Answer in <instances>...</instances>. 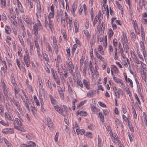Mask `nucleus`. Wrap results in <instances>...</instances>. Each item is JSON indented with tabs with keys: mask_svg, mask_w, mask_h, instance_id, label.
I'll list each match as a JSON object with an SVG mask.
<instances>
[{
	"mask_svg": "<svg viewBox=\"0 0 147 147\" xmlns=\"http://www.w3.org/2000/svg\"><path fill=\"white\" fill-rule=\"evenodd\" d=\"M34 100L36 103V105L38 106H40V103L38 100L37 98L35 95L34 96Z\"/></svg>",
	"mask_w": 147,
	"mask_h": 147,
	"instance_id": "39",
	"label": "nucleus"
},
{
	"mask_svg": "<svg viewBox=\"0 0 147 147\" xmlns=\"http://www.w3.org/2000/svg\"><path fill=\"white\" fill-rule=\"evenodd\" d=\"M78 84L82 88H83L84 87L83 85L82 82L81 81H79L77 82Z\"/></svg>",
	"mask_w": 147,
	"mask_h": 147,
	"instance_id": "64",
	"label": "nucleus"
},
{
	"mask_svg": "<svg viewBox=\"0 0 147 147\" xmlns=\"http://www.w3.org/2000/svg\"><path fill=\"white\" fill-rule=\"evenodd\" d=\"M134 61L136 63L138 64H140V62L138 59L137 57L134 54V57H133Z\"/></svg>",
	"mask_w": 147,
	"mask_h": 147,
	"instance_id": "33",
	"label": "nucleus"
},
{
	"mask_svg": "<svg viewBox=\"0 0 147 147\" xmlns=\"http://www.w3.org/2000/svg\"><path fill=\"white\" fill-rule=\"evenodd\" d=\"M137 53L138 55V56L140 58L141 60L144 61V59L143 58L142 55L140 54V52L139 51V48L137 49Z\"/></svg>",
	"mask_w": 147,
	"mask_h": 147,
	"instance_id": "23",
	"label": "nucleus"
},
{
	"mask_svg": "<svg viewBox=\"0 0 147 147\" xmlns=\"http://www.w3.org/2000/svg\"><path fill=\"white\" fill-rule=\"evenodd\" d=\"M28 145L31 147H34L36 146L35 143L32 141H30L28 143Z\"/></svg>",
	"mask_w": 147,
	"mask_h": 147,
	"instance_id": "50",
	"label": "nucleus"
},
{
	"mask_svg": "<svg viewBox=\"0 0 147 147\" xmlns=\"http://www.w3.org/2000/svg\"><path fill=\"white\" fill-rule=\"evenodd\" d=\"M11 82L14 86H17V84L16 83V82L15 81V78L11 79Z\"/></svg>",
	"mask_w": 147,
	"mask_h": 147,
	"instance_id": "47",
	"label": "nucleus"
},
{
	"mask_svg": "<svg viewBox=\"0 0 147 147\" xmlns=\"http://www.w3.org/2000/svg\"><path fill=\"white\" fill-rule=\"evenodd\" d=\"M140 45L141 48H142V49H145V46L143 42H142V41H140Z\"/></svg>",
	"mask_w": 147,
	"mask_h": 147,
	"instance_id": "57",
	"label": "nucleus"
},
{
	"mask_svg": "<svg viewBox=\"0 0 147 147\" xmlns=\"http://www.w3.org/2000/svg\"><path fill=\"white\" fill-rule=\"evenodd\" d=\"M24 63L27 67L30 66L31 61L29 55H24Z\"/></svg>",
	"mask_w": 147,
	"mask_h": 147,
	"instance_id": "2",
	"label": "nucleus"
},
{
	"mask_svg": "<svg viewBox=\"0 0 147 147\" xmlns=\"http://www.w3.org/2000/svg\"><path fill=\"white\" fill-rule=\"evenodd\" d=\"M96 90H92L89 91L87 94L86 96L88 98H91L93 97L95 94Z\"/></svg>",
	"mask_w": 147,
	"mask_h": 147,
	"instance_id": "5",
	"label": "nucleus"
},
{
	"mask_svg": "<svg viewBox=\"0 0 147 147\" xmlns=\"http://www.w3.org/2000/svg\"><path fill=\"white\" fill-rule=\"evenodd\" d=\"M33 44L30 43V53H32L33 51Z\"/></svg>",
	"mask_w": 147,
	"mask_h": 147,
	"instance_id": "55",
	"label": "nucleus"
},
{
	"mask_svg": "<svg viewBox=\"0 0 147 147\" xmlns=\"http://www.w3.org/2000/svg\"><path fill=\"white\" fill-rule=\"evenodd\" d=\"M76 132L78 135L81 134V135L83 134L85 132V130L84 129H80L76 131Z\"/></svg>",
	"mask_w": 147,
	"mask_h": 147,
	"instance_id": "31",
	"label": "nucleus"
},
{
	"mask_svg": "<svg viewBox=\"0 0 147 147\" xmlns=\"http://www.w3.org/2000/svg\"><path fill=\"white\" fill-rule=\"evenodd\" d=\"M47 50L48 51H49L52 52V49L50 46L49 43H47Z\"/></svg>",
	"mask_w": 147,
	"mask_h": 147,
	"instance_id": "59",
	"label": "nucleus"
},
{
	"mask_svg": "<svg viewBox=\"0 0 147 147\" xmlns=\"http://www.w3.org/2000/svg\"><path fill=\"white\" fill-rule=\"evenodd\" d=\"M135 81L137 84L138 91L139 93H140L141 92L140 84L139 83L137 79H135Z\"/></svg>",
	"mask_w": 147,
	"mask_h": 147,
	"instance_id": "15",
	"label": "nucleus"
},
{
	"mask_svg": "<svg viewBox=\"0 0 147 147\" xmlns=\"http://www.w3.org/2000/svg\"><path fill=\"white\" fill-rule=\"evenodd\" d=\"M14 90L15 92V95L16 97L17 94H18V92L19 91V88L17 86H14Z\"/></svg>",
	"mask_w": 147,
	"mask_h": 147,
	"instance_id": "21",
	"label": "nucleus"
},
{
	"mask_svg": "<svg viewBox=\"0 0 147 147\" xmlns=\"http://www.w3.org/2000/svg\"><path fill=\"white\" fill-rule=\"evenodd\" d=\"M53 124L52 121L50 120L48 121L47 125L48 127L49 128L50 130L51 131H53Z\"/></svg>",
	"mask_w": 147,
	"mask_h": 147,
	"instance_id": "10",
	"label": "nucleus"
},
{
	"mask_svg": "<svg viewBox=\"0 0 147 147\" xmlns=\"http://www.w3.org/2000/svg\"><path fill=\"white\" fill-rule=\"evenodd\" d=\"M111 68L115 71L117 72L118 71V69L115 66L112 65Z\"/></svg>",
	"mask_w": 147,
	"mask_h": 147,
	"instance_id": "58",
	"label": "nucleus"
},
{
	"mask_svg": "<svg viewBox=\"0 0 147 147\" xmlns=\"http://www.w3.org/2000/svg\"><path fill=\"white\" fill-rule=\"evenodd\" d=\"M5 32L7 34H9L11 32V30L10 27L8 26H5Z\"/></svg>",
	"mask_w": 147,
	"mask_h": 147,
	"instance_id": "16",
	"label": "nucleus"
},
{
	"mask_svg": "<svg viewBox=\"0 0 147 147\" xmlns=\"http://www.w3.org/2000/svg\"><path fill=\"white\" fill-rule=\"evenodd\" d=\"M105 42L104 44V46L105 48H106L107 46V36L106 35L105 36Z\"/></svg>",
	"mask_w": 147,
	"mask_h": 147,
	"instance_id": "46",
	"label": "nucleus"
},
{
	"mask_svg": "<svg viewBox=\"0 0 147 147\" xmlns=\"http://www.w3.org/2000/svg\"><path fill=\"white\" fill-rule=\"evenodd\" d=\"M78 1L77 0H75L74 3H73L72 6V9L74 10H76L77 8V5L78 4Z\"/></svg>",
	"mask_w": 147,
	"mask_h": 147,
	"instance_id": "17",
	"label": "nucleus"
},
{
	"mask_svg": "<svg viewBox=\"0 0 147 147\" xmlns=\"http://www.w3.org/2000/svg\"><path fill=\"white\" fill-rule=\"evenodd\" d=\"M20 25L21 26L22 29V30H25V29L24 28V25L23 23L22 20H20V22H19Z\"/></svg>",
	"mask_w": 147,
	"mask_h": 147,
	"instance_id": "30",
	"label": "nucleus"
},
{
	"mask_svg": "<svg viewBox=\"0 0 147 147\" xmlns=\"http://www.w3.org/2000/svg\"><path fill=\"white\" fill-rule=\"evenodd\" d=\"M83 83L84 86L88 90L90 89V84L88 80L84 79L83 80Z\"/></svg>",
	"mask_w": 147,
	"mask_h": 147,
	"instance_id": "8",
	"label": "nucleus"
},
{
	"mask_svg": "<svg viewBox=\"0 0 147 147\" xmlns=\"http://www.w3.org/2000/svg\"><path fill=\"white\" fill-rule=\"evenodd\" d=\"M4 141H5L6 144L7 145L8 147H11V144L9 143V142L7 140V139H5V140H4Z\"/></svg>",
	"mask_w": 147,
	"mask_h": 147,
	"instance_id": "52",
	"label": "nucleus"
},
{
	"mask_svg": "<svg viewBox=\"0 0 147 147\" xmlns=\"http://www.w3.org/2000/svg\"><path fill=\"white\" fill-rule=\"evenodd\" d=\"M85 136L87 137L90 138H92V134L90 132H87L85 134Z\"/></svg>",
	"mask_w": 147,
	"mask_h": 147,
	"instance_id": "20",
	"label": "nucleus"
},
{
	"mask_svg": "<svg viewBox=\"0 0 147 147\" xmlns=\"http://www.w3.org/2000/svg\"><path fill=\"white\" fill-rule=\"evenodd\" d=\"M18 6L21 12L23 13L24 12V10L21 3L18 4Z\"/></svg>",
	"mask_w": 147,
	"mask_h": 147,
	"instance_id": "32",
	"label": "nucleus"
},
{
	"mask_svg": "<svg viewBox=\"0 0 147 147\" xmlns=\"http://www.w3.org/2000/svg\"><path fill=\"white\" fill-rule=\"evenodd\" d=\"M0 123L2 125L5 126H9V123H6L3 120H1L0 121Z\"/></svg>",
	"mask_w": 147,
	"mask_h": 147,
	"instance_id": "37",
	"label": "nucleus"
},
{
	"mask_svg": "<svg viewBox=\"0 0 147 147\" xmlns=\"http://www.w3.org/2000/svg\"><path fill=\"white\" fill-rule=\"evenodd\" d=\"M6 3L5 0H1V7L2 8H4L6 7Z\"/></svg>",
	"mask_w": 147,
	"mask_h": 147,
	"instance_id": "27",
	"label": "nucleus"
},
{
	"mask_svg": "<svg viewBox=\"0 0 147 147\" xmlns=\"http://www.w3.org/2000/svg\"><path fill=\"white\" fill-rule=\"evenodd\" d=\"M114 32L113 30L110 29H109V36L110 37H111L113 35Z\"/></svg>",
	"mask_w": 147,
	"mask_h": 147,
	"instance_id": "44",
	"label": "nucleus"
},
{
	"mask_svg": "<svg viewBox=\"0 0 147 147\" xmlns=\"http://www.w3.org/2000/svg\"><path fill=\"white\" fill-rule=\"evenodd\" d=\"M131 123L130 121H128V125L129 127L130 130L132 132L134 131V129L133 127L131 126Z\"/></svg>",
	"mask_w": 147,
	"mask_h": 147,
	"instance_id": "28",
	"label": "nucleus"
},
{
	"mask_svg": "<svg viewBox=\"0 0 147 147\" xmlns=\"http://www.w3.org/2000/svg\"><path fill=\"white\" fill-rule=\"evenodd\" d=\"M80 115L82 116L85 117L87 116V113L85 111H80Z\"/></svg>",
	"mask_w": 147,
	"mask_h": 147,
	"instance_id": "42",
	"label": "nucleus"
},
{
	"mask_svg": "<svg viewBox=\"0 0 147 147\" xmlns=\"http://www.w3.org/2000/svg\"><path fill=\"white\" fill-rule=\"evenodd\" d=\"M102 49L103 48L102 46L100 45H99L98 46V51L101 55H104V51L102 50Z\"/></svg>",
	"mask_w": 147,
	"mask_h": 147,
	"instance_id": "14",
	"label": "nucleus"
},
{
	"mask_svg": "<svg viewBox=\"0 0 147 147\" xmlns=\"http://www.w3.org/2000/svg\"><path fill=\"white\" fill-rule=\"evenodd\" d=\"M34 38H35L34 39V42L35 44V47L36 48H37V49H40L39 46L37 41V40L38 39L39 35L38 36V38H36V36H34Z\"/></svg>",
	"mask_w": 147,
	"mask_h": 147,
	"instance_id": "12",
	"label": "nucleus"
},
{
	"mask_svg": "<svg viewBox=\"0 0 147 147\" xmlns=\"http://www.w3.org/2000/svg\"><path fill=\"white\" fill-rule=\"evenodd\" d=\"M114 92L116 97L119 98L120 94L122 93L123 92L121 89L119 88L117 90H115Z\"/></svg>",
	"mask_w": 147,
	"mask_h": 147,
	"instance_id": "9",
	"label": "nucleus"
},
{
	"mask_svg": "<svg viewBox=\"0 0 147 147\" xmlns=\"http://www.w3.org/2000/svg\"><path fill=\"white\" fill-rule=\"evenodd\" d=\"M54 107L55 110L59 113L64 116H65V115L63 113L64 110H63L62 108L60 107L59 105H57L54 106Z\"/></svg>",
	"mask_w": 147,
	"mask_h": 147,
	"instance_id": "4",
	"label": "nucleus"
},
{
	"mask_svg": "<svg viewBox=\"0 0 147 147\" xmlns=\"http://www.w3.org/2000/svg\"><path fill=\"white\" fill-rule=\"evenodd\" d=\"M54 14L55 13L50 12L48 16L49 18L51 19V18H54Z\"/></svg>",
	"mask_w": 147,
	"mask_h": 147,
	"instance_id": "48",
	"label": "nucleus"
},
{
	"mask_svg": "<svg viewBox=\"0 0 147 147\" xmlns=\"http://www.w3.org/2000/svg\"><path fill=\"white\" fill-rule=\"evenodd\" d=\"M135 98L138 101L139 105H141L140 101L136 94H135Z\"/></svg>",
	"mask_w": 147,
	"mask_h": 147,
	"instance_id": "53",
	"label": "nucleus"
},
{
	"mask_svg": "<svg viewBox=\"0 0 147 147\" xmlns=\"http://www.w3.org/2000/svg\"><path fill=\"white\" fill-rule=\"evenodd\" d=\"M66 63L68 69L69 73L73 75V70L74 69V67L72 63L71 62V63H70V62H69V63L68 62L66 61Z\"/></svg>",
	"mask_w": 147,
	"mask_h": 147,
	"instance_id": "3",
	"label": "nucleus"
},
{
	"mask_svg": "<svg viewBox=\"0 0 147 147\" xmlns=\"http://www.w3.org/2000/svg\"><path fill=\"white\" fill-rule=\"evenodd\" d=\"M0 99L2 102H5V98L3 94L1 92H0Z\"/></svg>",
	"mask_w": 147,
	"mask_h": 147,
	"instance_id": "34",
	"label": "nucleus"
},
{
	"mask_svg": "<svg viewBox=\"0 0 147 147\" xmlns=\"http://www.w3.org/2000/svg\"><path fill=\"white\" fill-rule=\"evenodd\" d=\"M113 78L114 80L117 83L120 84V83H121V80L115 77V76H114Z\"/></svg>",
	"mask_w": 147,
	"mask_h": 147,
	"instance_id": "22",
	"label": "nucleus"
},
{
	"mask_svg": "<svg viewBox=\"0 0 147 147\" xmlns=\"http://www.w3.org/2000/svg\"><path fill=\"white\" fill-rule=\"evenodd\" d=\"M84 32L85 35L87 37H89L90 36V35L88 31L87 30H85L84 31Z\"/></svg>",
	"mask_w": 147,
	"mask_h": 147,
	"instance_id": "61",
	"label": "nucleus"
},
{
	"mask_svg": "<svg viewBox=\"0 0 147 147\" xmlns=\"http://www.w3.org/2000/svg\"><path fill=\"white\" fill-rule=\"evenodd\" d=\"M37 23L33 26V30L34 32V34L35 36H36V38H38V30H40L42 26L40 21L38 19L37 20Z\"/></svg>",
	"mask_w": 147,
	"mask_h": 147,
	"instance_id": "1",
	"label": "nucleus"
},
{
	"mask_svg": "<svg viewBox=\"0 0 147 147\" xmlns=\"http://www.w3.org/2000/svg\"><path fill=\"white\" fill-rule=\"evenodd\" d=\"M1 84L2 86L3 91L6 90H8V88H7L4 80L3 79H1Z\"/></svg>",
	"mask_w": 147,
	"mask_h": 147,
	"instance_id": "11",
	"label": "nucleus"
},
{
	"mask_svg": "<svg viewBox=\"0 0 147 147\" xmlns=\"http://www.w3.org/2000/svg\"><path fill=\"white\" fill-rule=\"evenodd\" d=\"M98 103L102 107H106V105L101 102L99 101L98 102Z\"/></svg>",
	"mask_w": 147,
	"mask_h": 147,
	"instance_id": "62",
	"label": "nucleus"
},
{
	"mask_svg": "<svg viewBox=\"0 0 147 147\" xmlns=\"http://www.w3.org/2000/svg\"><path fill=\"white\" fill-rule=\"evenodd\" d=\"M117 40L116 38H114L113 40V45L115 47H117Z\"/></svg>",
	"mask_w": 147,
	"mask_h": 147,
	"instance_id": "36",
	"label": "nucleus"
},
{
	"mask_svg": "<svg viewBox=\"0 0 147 147\" xmlns=\"http://www.w3.org/2000/svg\"><path fill=\"white\" fill-rule=\"evenodd\" d=\"M9 18L10 19V20L11 23H12L14 25H16L17 24V22L16 20V16L15 15L13 16H11L10 15L9 16Z\"/></svg>",
	"mask_w": 147,
	"mask_h": 147,
	"instance_id": "6",
	"label": "nucleus"
},
{
	"mask_svg": "<svg viewBox=\"0 0 147 147\" xmlns=\"http://www.w3.org/2000/svg\"><path fill=\"white\" fill-rule=\"evenodd\" d=\"M98 147H101V138L99 136V135H98Z\"/></svg>",
	"mask_w": 147,
	"mask_h": 147,
	"instance_id": "38",
	"label": "nucleus"
},
{
	"mask_svg": "<svg viewBox=\"0 0 147 147\" xmlns=\"http://www.w3.org/2000/svg\"><path fill=\"white\" fill-rule=\"evenodd\" d=\"M49 97L50 99L51 103L53 105H55L57 104L56 100L54 98L53 96L49 94Z\"/></svg>",
	"mask_w": 147,
	"mask_h": 147,
	"instance_id": "13",
	"label": "nucleus"
},
{
	"mask_svg": "<svg viewBox=\"0 0 147 147\" xmlns=\"http://www.w3.org/2000/svg\"><path fill=\"white\" fill-rule=\"evenodd\" d=\"M131 34L132 35V38L133 40L134 41H135V40L136 39V36L135 35V33L134 32H131Z\"/></svg>",
	"mask_w": 147,
	"mask_h": 147,
	"instance_id": "60",
	"label": "nucleus"
},
{
	"mask_svg": "<svg viewBox=\"0 0 147 147\" xmlns=\"http://www.w3.org/2000/svg\"><path fill=\"white\" fill-rule=\"evenodd\" d=\"M69 29L71 30L73 27L72 21V20H71L70 19H69Z\"/></svg>",
	"mask_w": 147,
	"mask_h": 147,
	"instance_id": "45",
	"label": "nucleus"
},
{
	"mask_svg": "<svg viewBox=\"0 0 147 147\" xmlns=\"http://www.w3.org/2000/svg\"><path fill=\"white\" fill-rule=\"evenodd\" d=\"M54 49L55 50V52L56 54H57L58 53V49L57 45V44L55 45Z\"/></svg>",
	"mask_w": 147,
	"mask_h": 147,
	"instance_id": "56",
	"label": "nucleus"
},
{
	"mask_svg": "<svg viewBox=\"0 0 147 147\" xmlns=\"http://www.w3.org/2000/svg\"><path fill=\"white\" fill-rule=\"evenodd\" d=\"M5 118L6 120L11 121H13L14 120V119L11 117L10 115L7 112H5Z\"/></svg>",
	"mask_w": 147,
	"mask_h": 147,
	"instance_id": "7",
	"label": "nucleus"
},
{
	"mask_svg": "<svg viewBox=\"0 0 147 147\" xmlns=\"http://www.w3.org/2000/svg\"><path fill=\"white\" fill-rule=\"evenodd\" d=\"M14 128L15 129H16L17 130H18L19 131H21L22 132H24L25 130L24 128L22 127H21V126H14Z\"/></svg>",
	"mask_w": 147,
	"mask_h": 147,
	"instance_id": "18",
	"label": "nucleus"
},
{
	"mask_svg": "<svg viewBox=\"0 0 147 147\" xmlns=\"http://www.w3.org/2000/svg\"><path fill=\"white\" fill-rule=\"evenodd\" d=\"M59 93L60 95V97L61 98H63L64 97V94L63 93V90H62V89L61 87H60V89H58Z\"/></svg>",
	"mask_w": 147,
	"mask_h": 147,
	"instance_id": "19",
	"label": "nucleus"
},
{
	"mask_svg": "<svg viewBox=\"0 0 147 147\" xmlns=\"http://www.w3.org/2000/svg\"><path fill=\"white\" fill-rule=\"evenodd\" d=\"M24 21L28 24L31 25L32 24V21L30 19L28 18H26Z\"/></svg>",
	"mask_w": 147,
	"mask_h": 147,
	"instance_id": "43",
	"label": "nucleus"
},
{
	"mask_svg": "<svg viewBox=\"0 0 147 147\" xmlns=\"http://www.w3.org/2000/svg\"><path fill=\"white\" fill-rule=\"evenodd\" d=\"M59 136V132H56V135L55 136V141L57 142L58 141V137Z\"/></svg>",
	"mask_w": 147,
	"mask_h": 147,
	"instance_id": "63",
	"label": "nucleus"
},
{
	"mask_svg": "<svg viewBox=\"0 0 147 147\" xmlns=\"http://www.w3.org/2000/svg\"><path fill=\"white\" fill-rule=\"evenodd\" d=\"M88 69V64H85L84 65V67L83 69V73L84 76H85L86 74V71Z\"/></svg>",
	"mask_w": 147,
	"mask_h": 147,
	"instance_id": "25",
	"label": "nucleus"
},
{
	"mask_svg": "<svg viewBox=\"0 0 147 147\" xmlns=\"http://www.w3.org/2000/svg\"><path fill=\"white\" fill-rule=\"evenodd\" d=\"M42 55L43 58L45 59V60L47 62H49V59L46 54L45 53H42Z\"/></svg>",
	"mask_w": 147,
	"mask_h": 147,
	"instance_id": "26",
	"label": "nucleus"
},
{
	"mask_svg": "<svg viewBox=\"0 0 147 147\" xmlns=\"http://www.w3.org/2000/svg\"><path fill=\"white\" fill-rule=\"evenodd\" d=\"M4 112V107L2 105L0 104V113H1H1Z\"/></svg>",
	"mask_w": 147,
	"mask_h": 147,
	"instance_id": "49",
	"label": "nucleus"
},
{
	"mask_svg": "<svg viewBox=\"0 0 147 147\" xmlns=\"http://www.w3.org/2000/svg\"><path fill=\"white\" fill-rule=\"evenodd\" d=\"M15 120L16 123L18 125L20 126L22 125V123L19 119L18 118H16Z\"/></svg>",
	"mask_w": 147,
	"mask_h": 147,
	"instance_id": "40",
	"label": "nucleus"
},
{
	"mask_svg": "<svg viewBox=\"0 0 147 147\" xmlns=\"http://www.w3.org/2000/svg\"><path fill=\"white\" fill-rule=\"evenodd\" d=\"M90 105H91V109L93 112H96V111H97V109L94 105H93L92 106V105L91 104H90Z\"/></svg>",
	"mask_w": 147,
	"mask_h": 147,
	"instance_id": "41",
	"label": "nucleus"
},
{
	"mask_svg": "<svg viewBox=\"0 0 147 147\" xmlns=\"http://www.w3.org/2000/svg\"><path fill=\"white\" fill-rule=\"evenodd\" d=\"M10 129H4L2 130V132L3 133H5L6 134H10V131H9V130Z\"/></svg>",
	"mask_w": 147,
	"mask_h": 147,
	"instance_id": "24",
	"label": "nucleus"
},
{
	"mask_svg": "<svg viewBox=\"0 0 147 147\" xmlns=\"http://www.w3.org/2000/svg\"><path fill=\"white\" fill-rule=\"evenodd\" d=\"M143 115L144 119V121L145 122V125L147 126V115L144 112L143 113Z\"/></svg>",
	"mask_w": 147,
	"mask_h": 147,
	"instance_id": "35",
	"label": "nucleus"
},
{
	"mask_svg": "<svg viewBox=\"0 0 147 147\" xmlns=\"http://www.w3.org/2000/svg\"><path fill=\"white\" fill-rule=\"evenodd\" d=\"M5 107L6 108V109H7V112L9 111V109H10V105L9 103H5Z\"/></svg>",
	"mask_w": 147,
	"mask_h": 147,
	"instance_id": "51",
	"label": "nucleus"
},
{
	"mask_svg": "<svg viewBox=\"0 0 147 147\" xmlns=\"http://www.w3.org/2000/svg\"><path fill=\"white\" fill-rule=\"evenodd\" d=\"M8 90H6L3 91L4 95L5 96V98L7 100H8L9 99V96L8 95Z\"/></svg>",
	"mask_w": 147,
	"mask_h": 147,
	"instance_id": "29",
	"label": "nucleus"
},
{
	"mask_svg": "<svg viewBox=\"0 0 147 147\" xmlns=\"http://www.w3.org/2000/svg\"><path fill=\"white\" fill-rule=\"evenodd\" d=\"M96 57L97 58L99 59L102 61L103 62L104 61V58L103 57H102L101 55H100L99 54L98 55V56H96Z\"/></svg>",
	"mask_w": 147,
	"mask_h": 147,
	"instance_id": "54",
	"label": "nucleus"
}]
</instances>
